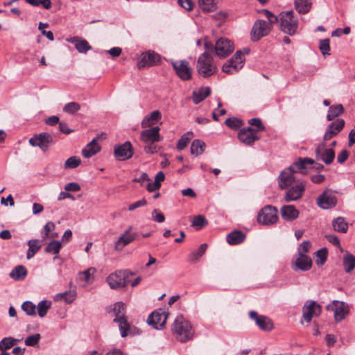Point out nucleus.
Here are the masks:
<instances>
[{
	"mask_svg": "<svg viewBox=\"0 0 355 355\" xmlns=\"http://www.w3.org/2000/svg\"><path fill=\"white\" fill-rule=\"evenodd\" d=\"M171 331L175 338L181 343H186L191 340L194 336L192 324L182 315H179L175 318L172 324Z\"/></svg>",
	"mask_w": 355,
	"mask_h": 355,
	"instance_id": "f257e3e1",
	"label": "nucleus"
},
{
	"mask_svg": "<svg viewBox=\"0 0 355 355\" xmlns=\"http://www.w3.org/2000/svg\"><path fill=\"white\" fill-rule=\"evenodd\" d=\"M249 52L250 50L248 49L237 51L232 58L223 64V71L229 74L238 72L243 68L245 60V55H248Z\"/></svg>",
	"mask_w": 355,
	"mask_h": 355,
	"instance_id": "f03ea898",
	"label": "nucleus"
},
{
	"mask_svg": "<svg viewBox=\"0 0 355 355\" xmlns=\"http://www.w3.org/2000/svg\"><path fill=\"white\" fill-rule=\"evenodd\" d=\"M196 69L201 76L207 78L216 72L217 66L214 62L213 58L205 51L198 57Z\"/></svg>",
	"mask_w": 355,
	"mask_h": 355,
	"instance_id": "7ed1b4c3",
	"label": "nucleus"
},
{
	"mask_svg": "<svg viewBox=\"0 0 355 355\" xmlns=\"http://www.w3.org/2000/svg\"><path fill=\"white\" fill-rule=\"evenodd\" d=\"M280 29L285 33L293 35L298 28V19L292 10L282 12L279 15Z\"/></svg>",
	"mask_w": 355,
	"mask_h": 355,
	"instance_id": "20e7f679",
	"label": "nucleus"
},
{
	"mask_svg": "<svg viewBox=\"0 0 355 355\" xmlns=\"http://www.w3.org/2000/svg\"><path fill=\"white\" fill-rule=\"evenodd\" d=\"M132 275L133 273L128 270H118L107 277V282L112 289L123 288L130 283V277Z\"/></svg>",
	"mask_w": 355,
	"mask_h": 355,
	"instance_id": "39448f33",
	"label": "nucleus"
},
{
	"mask_svg": "<svg viewBox=\"0 0 355 355\" xmlns=\"http://www.w3.org/2000/svg\"><path fill=\"white\" fill-rule=\"evenodd\" d=\"M113 311L115 315L114 322L118 324L121 336L124 338L128 335L130 330V324L128 322L125 317V304L119 302L114 305Z\"/></svg>",
	"mask_w": 355,
	"mask_h": 355,
	"instance_id": "423d86ee",
	"label": "nucleus"
},
{
	"mask_svg": "<svg viewBox=\"0 0 355 355\" xmlns=\"http://www.w3.org/2000/svg\"><path fill=\"white\" fill-rule=\"evenodd\" d=\"M277 209L272 205L263 207L258 213L257 222L262 225H271L278 220Z\"/></svg>",
	"mask_w": 355,
	"mask_h": 355,
	"instance_id": "0eeeda50",
	"label": "nucleus"
},
{
	"mask_svg": "<svg viewBox=\"0 0 355 355\" xmlns=\"http://www.w3.org/2000/svg\"><path fill=\"white\" fill-rule=\"evenodd\" d=\"M317 205L322 209H329L336 206L338 198L336 192L330 189H325L317 198Z\"/></svg>",
	"mask_w": 355,
	"mask_h": 355,
	"instance_id": "6e6552de",
	"label": "nucleus"
},
{
	"mask_svg": "<svg viewBox=\"0 0 355 355\" xmlns=\"http://www.w3.org/2000/svg\"><path fill=\"white\" fill-rule=\"evenodd\" d=\"M177 76L182 80H189L192 77V69L188 61L170 60Z\"/></svg>",
	"mask_w": 355,
	"mask_h": 355,
	"instance_id": "1a4fd4ad",
	"label": "nucleus"
},
{
	"mask_svg": "<svg viewBox=\"0 0 355 355\" xmlns=\"http://www.w3.org/2000/svg\"><path fill=\"white\" fill-rule=\"evenodd\" d=\"M234 50L233 42L226 37L219 38L215 44L216 54L221 58H225L230 55Z\"/></svg>",
	"mask_w": 355,
	"mask_h": 355,
	"instance_id": "9d476101",
	"label": "nucleus"
},
{
	"mask_svg": "<svg viewBox=\"0 0 355 355\" xmlns=\"http://www.w3.org/2000/svg\"><path fill=\"white\" fill-rule=\"evenodd\" d=\"M28 141L32 146H37L42 151L45 152L48 150L53 144V137L47 132H42L38 135H35L29 139Z\"/></svg>",
	"mask_w": 355,
	"mask_h": 355,
	"instance_id": "9b49d317",
	"label": "nucleus"
},
{
	"mask_svg": "<svg viewBox=\"0 0 355 355\" xmlns=\"http://www.w3.org/2000/svg\"><path fill=\"white\" fill-rule=\"evenodd\" d=\"M327 311L334 312L336 321H342L349 313V307L347 304L338 300H334L326 306Z\"/></svg>",
	"mask_w": 355,
	"mask_h": 355,
	"instance_id": "f8f14e48",
	"label": "nucleus"
},
{
	"mask_svg": "<svg viewBox=\"0 0 355 355\" xmlns=\"http://www.w3.org/2000/svg\"><path fill=\"white\" fill-rule=\"evenodd\" d=\"M321 313V306L313 300H308L302 308L304 320L309 323L312 318L318 317Z\"/></svg>",
	"mask_w": 355,
	"mask_h": 355,
	"instance_id": "ddd939ff",
	"label": "nucleus"
},
{
	"mask_svg": "<svg viewBox=\"0 0 355 355\" xmlns=\"http://www.w3.org/2000/svg\"><path fill=\"white\" fill-rule=\"evenodd\" d=\"M270 31V24L264 20L258 19L254 22L252 29V40L257 41L260 38L268 35Z\"/></svg>",
	"mask_w": 355,
	"mask_h": 355,
	"instance_id": "4468645a",
	"label": "nucleus"
},
{
	"mask_svg": "<svg viewBox=\"0 0 355 355\" xmlns=\"http://www.w3.org/2000/svg\"><path fill=\"white\" fill-rule=\"evenodd\" d=\"M168 313L159 309L153 311L148 318V323L156 329H162L165 326Z\"/></svg>",
	"mask_w": 355,
	"mask_h": 355,
	"instance_id": "2eb2a0df",
	"label": "nucleus"
},
{
	"mask_svg": "<svg viewBox=\"0 0 355 355\" xmlns=\"http://www.w3.org/2000/svg\"><path fill=\"white\" fill-rule=\"evenodd\" d=\"M295 173L294 166H289L281 172L278 177V184L281 189H284L295 182Z\"/></svg>",
	"mask_w": 355,
	"mask_h": 355,
	"instance_id": "dca6fc26",
	"label": "nucleus"
},
{
	"mask_svg": "<svg viewBox=\"0 0 355 355\" xmlns=\"http://www.w3.org/2000/svg\"><path fill=\"white\" fill-rule=\"evenodd\" d=\"M159 126L147 128L141 131L140 135L141 140L145 143H156L162 141L163 137L159 134Z\"/></svg>",
	"mask_w": 355,
	"mask_h": 355,
	"instance_id": "f3484780",
	"label": "nucleus"
},
{
	"mask_svg": "<svg viewBox=\"0 0 355 355\" xmlns=\"http://www.w3.org/2000/svg\"><path fill=\"white\" fill-rule=\"evenodd\" d=\"M305 187L306 184L303 181H297V184L291 187L286 193L285 201L291 202L300 199L305 191Z\"/></svg>",
	"mask_w": 355,
	"mask_h": 355,
	"instance_id": "a211bd4d",
	"label": "nucleus"
},
{
	"mask_svg": "<svg viewBox=\"0 0 355 355\" xmlns=\"http://www.w3.org/2000/svg\"><path fill=\"white\" fill-rule=\"evenodd\" d=\"M317 159L322 160L326 164H331L335 158V153L332 148H326L324 142L319 144L316 148Z\"/></svg>",
	"mask_w": 355,
	"mask_h": 355,
	"instance_id": "6ab92c4d",
	"label": "nucleus"
},
{
	"mask_svg": "<svg viewBox=\"0 0 355 355\" xmlns=\"http://www.w3.org/2000/svg\"><path fill=\"white\" fill-rule=\"evenodd\" d=\"M160 60V56L154 51H148L141 54L137 63L139 68H145L156 65Z\"/></svg>",
	"mask_w": 355,
	"mask_h": 355,
	"instance_id": "aec40b11",
	"label": "nucleus"
},
{
	"mask_svg": "<svg viewBox=\"0 0 355 355\" xmlns=\"http://www.w3.org/2000/svg\"><path fill=\"white\" fill-rule=\"evenodd\" d=\"M137 234L132 232V227H129L123 234L118 239L114 244V250L121 251L124 247L136 239Z\"/></svg>",
	"mask_w": 355,
	"mask_h": 355,
	"instance_id": "412c9836",
	"label": "nucleus"
},
{
	"mask_svg": "<svg viewBox=\"0 0 355 355\" xmlns=\"http://www.w3.org/2000/svg\"><path fill=\"white\" fill-rule=\"evenodd\" d=\"M114 155L121 161L127 160L131 158L133 155V148L130 141H125L121 145L115 146Z\"/></svg>",
	"mask_w": 355,
	"mask_h": 355,
	"instance_id": "4be33fe9",
	"label": "nucleus"
},
{
	"mask_svg": "<svg viewBox=\"0 0 355 355\" xmlns=\"http://www.w3.org/2000/svg\"><path fill=\"white\" fill-rule=\"evenodd\" d=\"M249 315L252 320L255 321L256 324L261 330L268 331L272 329L273 324L269 318L259 315L255 311H251Z\"/></svg>",
	"mask_w": 355,
	"mask_h": 355,
	"instance_id": "5701e85b",
	"label": "nucleus"
},
{
	"mask_svg": "<svg viewBox=\"0 0 355 355\" xmlns=\"http://www.w3.org/2000/svg\"><path fill=\"white\" fill-rule=\"evenodd\" d=\"M238 137L241 142L246 145H251L259 139L257 132L250 127L240 130Z\"/></svg>",
	"mask_w": 355,
	"mask_h": 355,
	"instance_id": "b1692460",
	"label": "nucleus"
},
{
	"mask_svg": "<svg viewBox=\"0 0 355 355\" xmlns=\"http://www.w3.org/2000/svg\"><path fill=\"white\" fill-rule=\"evenodd\" d=\"M345 121L342 119H338L336 121L330 123L324 135V141H327L336 136L343 129Z\"/></svg>",
	"mask_w": 355,
	"mask_h": 355,
	"instance_id": "393cba45",
	"label": "nucleus"
},
{
	"mask_svg": "<svg viewBox=\"0 0 355 355\" xmlns=\"http://www.w3.org/2000/svg\"><path fill=\"white\" fill-rule=\"evenodd\" d=\"M162 119V113L159 110H154L144 116L141 125L143 128H153Z\"/></svg>",
	"mask_w": 355,
	"mask_h": 355,
	"instance_id": "a878e982",
	"label": "nucleus"
},
{
	"mask_svg": "<svg viewBox=\"0 0 355 355\" xmlns=\"http://www.w3.org/2000/svg\"><path fill=\"white\" fill-rule=\"evenodd\" d=\"M282 218L286 221H293L298 218L300 212L294 205H284L280 209Z\"/></svg>",
	"mask_w": 355,
	"mask_h": 355,
	"instance_id": "bb28decb",
	"label": "nucleus"
},
{
	"mask_svg": "<svg viewBox=\"0 0 355 355\" xmlns=\"http://www.w3.org/2000/svg\"><path fill=\"white\" fill-rule=\"evenodd\" d=\"M312 260L308 256H298L293 267L294 270L308 271L311 268Z\"/></svg>",
	"mask_w": 355,
	"mask_h": 355,
	"instance_id": "cd10ccee",
	"label": "nucleus"
},
{
	"mask_svg": "<svg viewBox=\"0 0 355 355\" xmlns=\"http://www.w3.org/2000/svg\"><path fill=\"white\" fill-rule=\"evenodd\" d=\"M98 138H94L87 146L83 149L82 154L84 157L89 158L101 150V146L97 142Z\"/></svg>",
	"mask_w": 355,
	"mask_h": 355,
	"instance_id": "c85d7f7f",
	"label": "nucleus"
},
{
	"mask_svg": "<svg viewBox=\"0 0 355 355\" xmlns=\"http://www.w3.org/2000/svg\"><path fill=\"white\" fill-rule=\"evenodd\" d=\"M67 42L73 44L79 53H85L92 49L88 42L85 40H80L78 37H73L67 40Z\"/></svg>",
	"mask_w": 355,
	"mask_h": 355,
	"instance_id": "c756f323",
	"label": "nucleus"
},
{
	"mask_svg": "<svg viewBox=\"0 0 355 355\" xmlns=\"http://www.w3.org/2000/svg\"><path fill=\"white\" fill-rule=\"evenodd\" d=\"M210 94L211 89L209 87H200L193 92V101L195 104H198L209 96Z\"/></svg>",
	"mask_w": 355,
	"mask_h": 355,
	"instance_id": "7c9ffc66",
	"label": "nucleus"
},
{
	"mask_svg": "<svg viewBox=\"0 0 355 355\" xmlns=\"http://www.w3.org/2000/svg\"><path fill=\"white\" fill-rule=\"evenodd\" d=\"M9 276L15 281L23 280L27 276V270L24 266H17L11 270Z\"/></svg>",
	"mask_w": 355,
	"mask_h": 355,
	"instance_id": "2f4dec72",
	"label": "nucleus"
},
{
	"mask_svg": "<svg viewBox=\"0 0 355 355\" xmlns=\"http://www.w3.org/2000/svg\"><path fill=\"white\" fill-rule=\"evenodd\" d=\"M245 239V234L241 231H234L227 236V241L230 245H238Z\"/></svg>",
	"mask_w": 355,
	"mask_h": 355,
	"instance_id": "473e14b6",
	"label": "nucleus"
},
{
	"mask_svg": "<svg viewBox=\"0 0 355 355\" xmlns=\"http://www.w3.org/2000/svg\"><path fill=\"white\" fill-rule=\"evenodd\" d=\"M218 0H198L200 8L204 12H210L216 9Z\"/></svg>",
	"mask_w": 355,
	"mask_h": 355,
	"instance_id": "72a5a7b5",
	"label": "nucleus"
},
{
	"mask_svg": "<svg viewBox=\"0 0 355 355\" xmlns=\"http://www.w3.org/2000/svg\"><path fill=\"white\" fill-rule=\"evenodd\" d=\"M332 227L336 232L345 233L348 230V223L343 217L338 216L332 221Z\"/></svg>",
	"mask_w": 355,
	"mask_h": 355,
	"instance_id": "f704fd0d",
	"label": "nucleus"
},
{
	"mask_svg": "<svg viewBox=\"0 0 355 355\" xmlns=\"http://www.w3.org/2000/svg\"><path fill=\"white\" fill-rule=\"evenodd\" d=\"M28 249L26 257L28 259H31L41 248L42 245L38 239H33L28 241Z\"/></svg>",
	"mask_w": 355,
	"mask_h": 355,
	"instance_id": "c9c22d12",
	"label": "nucleus"
},
{
	"mask_svg": "<svg viewBox=\"0 0 355 355\" xmlns=\"http://www.w3.org/2000/svg\"><path fill=\"white\" fill-rule=\"evenodd\" d=\"M311 0H295V7L296 10L300 14L307 13L311 7Z\"/></svg>",
	"mask_w": 355,
	"mask_h": 355,
	"instance_id": "e433bc0d",
	"label": "nucleus"
},
{
	"mask_svg": "<svg viewBox=\"0 0 355 355\" xmlns=\"http://www.w3.org/2000/svg\"><path fill=\"white\" fill-rule=\"evenodd\" d=\"M62 247V242L57 240H53L46 245L44 248V252L57 256L59 254Z\"/></svg>",
	"mask_w": 355,
	"mask_h": 355,
	"instance_id": "4c0bfd02",
	"label": "nucleus"
},
{
	"mask_svg": "<svg viewBox=\"0 0 355 355\" xmlns=\"http://www.w3.org/2000/svg\"><path fill=\"white\" fill-rule=\"evenodd\" d=\"M207 248L206 243L202 244L197 250L191 252L188 258V261L192 263H196L199 259L205 254Z\"/></svg>",
	"mask_w": 355,
	"mask_h": 355,
	"instance_id": "58836bf2",
	"label": "nucleus"
},
{
	"mask_svg": "<svg viewBox=\"0 0 355 355\" xmlns=\"http://www.w3.org/2000/svg\"><path fill=\"white\" fill-rule=\"evenodd\" d=\"M344 107L341 104H337L334 106H330L327 116L328 121H331L336 117L343 114Z\"/></svg>",
	"mask_w": 355,
	"mask_h": 355,
	"instance_id": "ea45409f",
	"label": "nucleus"
},
{
	"mask_svg": "<svg viewBox=\"0 0 355 355\" xmlns=\"http://www.w3.org/2000/svg\"><path fill=\"white\" fill-rule=\"evenodd\" d=\"M20 340V339L14 338L10 336L3 338L0 341V351H6L10 349L19 343Z\"/></svg>",
	"mask_w": 355,
	"mask_h": 355,
	"instance_id": "a19ab883",
	"label": "nucleus"
},
{
	"mask_svg": "<svg viewBox=\"0 0 355 355\" xmlns=\"http://www.w3.org/2000/svg\"><path fill=\"white\" fill-rule=\"evenodd\" d=\"M206 144L201 140L195 139L191 146V153L196 156L201 155L205 149Z\"/></svg>",
	"mask_w": 355,
	"mask_h": 355,
	"instance_id": "79ce46f5",
	"label": "nucleus"
},
{
	"mask_svg": "<svg viewBox=\"0 0 355 355\" xmlns=\"http://www.w3.org/2000/svg\"><path fill=\"white\" fill-rule=\"evenodd\" d=\"M51 306V302L46 300H44L40 302L37 306H36V309L37 311L38 315L40 318H44L46 315L48 311L50 309Z\"/></svg>",
	"mask_w": 355,
	"mask_h": 355,
	"instance_id": "37998d69",
	"label": "nucleus"
},
{
	"mask_svg": "<svg viewBox=\"0 0 355 355\" xmlns=\"http://www.w3.org/2000/svg\"><path fill=\"white\" fill-rule=\"evenodd\" d=\"M345 270L349 272L355 268V257L351 254H347L343 258Z\"/></svg>",
	"mask_w": 355,
	"mask_h": 355,
	"instance_id": "c03bdc74",
	"label": "nucleus"
},
{
	"mask_svg": "<svg viewBox=\"0 0 355 355\" xmlns=\"http://www.w3.org/2000/svg\"><path fill=\"white\" fill-rule=\"evenodd\" d=\"M81 164V160L78 157L72 156L68 158L64 165L65 169L77 168Z\"/></svg>",
	"mask_w": 355,
	"mask_h": 355,
	"instance_id": "a18cd8bd",
	"label": "nucleus"
},
{
	"mask_svg": "<svg viewBox=\"0 0 355 355\" xmlns=\"http://www.w3.org/2000/svg\"><path fill=\"white\" fill-rule=\"evenodd\" d=\"M192 135L191 132H187L184 135H183L181 138L179 139L177 148L180 150L184 149L189 144L191 140V135Z\"/></svg>",
	"mask_w": 355,
	"mask_h": 355,
	"instance_id": "49530a36",
	"label": "nucleus"
},
{
	"mask_svg": "<svg viewBox=\"0 0 355 355\" xmlns=\"http://www.w3.org/2000/svg\"><path fill=\"white\" fill-rule=\"evenodd\" d=\"M21 309L28 315H35L36 314V306L31 301H26L21 305Z\"/></svg>",
	"mask_w": 355,
	"mask_h": 355,
	"instance_id": "de8ad7c7",
	"label": "nucleus"
},
{
	"mask_svg": "<svg viewBox=\"0 0 355 355\" xmlns=\"http://www.w3.org/2000/svg\"><path fill=\"white\" fill-rule=\"evenodd\" d=\"M55 225L53 222L49 221L44 226L41 232V236L43 239H47L49 235L55 230Z\"/></svg>",
	"mask_w": 355,
	"mask_h": 355,
	"instance_id": "09e8293b",
	"label": "nucleus"
},
{
	"mask_svg": "<svg viewBox=\"0 0 355 355\" xmlns=\"http://www.w3.org/2000/svg\"><path fill=\"white\" fill-rule=\"evenodd\" d=\"M207 225V221L205 218V217L202 215H198L196 217H194L193 220H192L191 225L194 227H196L197 230H200L203 227L206 226Z\"/></svg>",
	"mask_w": 355,
	"mask_h": 355,
	"instance_id": "8fccbe9b",
	"label": "nucleus"
},
{
	"mask_svg": "<svg viewBox=\"0 0 355 355\" xmlns=\"http://www.w3.org/2000/svg\"><path fill=\"white\" fill-rule=\"evenodd\" d=\"M28 3L33 6H42L45 9H49L51 7L50 0H25Z\"/></svg>",
	"mask_w": 355,
	"mask_h": 355,
	"instance_id": "3c124183",
	"label": "nucleus"
},
{
	"mask_svg": "<svg viewBox=\"0 0 355 355\" xmlns=\"http://www.w3.org/2000/svg\"><path fill=\"white\" fill-rule=\"evenodd\" d=\"M80 109V105L76 102H70L67 103L64 107L63 111L69 114H74Z\"/></svg>",
	"mask_w": 355,
	"mask_h": 355,
	"instance_id": "603ef678",
	"label": "nucleus"
},
{
	"mask_svg": "<svg viewBox=\"0 0 355 355\" xmlns=\"http://www.w3.org/2000/svg\"><path fill=\"white\" fill-rule=\"evenodd\" d=\"M41 338L40 334H35L31 336H28L25 340L24 343L26 345L34 347L37 345Z\"/></svg>",
	"mask_w": 355,
	"mask_h": 355,
	"instance_id": "864d4df0",
	"label": "nucleus"
},
{
	"mask_svg": "<svg viewBox=\"0 0 355 355\" xmlns=\"http://www.w3.org/2000/svg\"><path fill=\"white\" fill-rule=\"evenodd\" d=\"M329 42H330V40L328 38L321 40L320 41L319 48H320V50L322 54L324 56L329 55V51H330Z\"/></svg>",
	"mask_w": 355,
	"mask_h": 355,
	"instance_id": "5fc2aeb1",
	"label": "nucleus"
},
{
	"mask_svg": "<svg viewBox=\"0 0 355 355\" xmlns=\"http://www.w3.org/2000/svg\"><path fill=\"white\" fill-rule=\"evenodd\" d=\"M225 125L229 128L236 130L242 125L241 121L237 118H228L225 120Z\"/></svg>",
	"mask_w": 355,
	"mask_h": 355,
	"instance_id": "6e6d98bb",
	"label": "nucleus"
},
{
	"mask_svg": "<svg viewBox=\"0 0 355 355\" xmlns=\"http://www.w3.org/2000/svg\"><path fill=\"white\" fill-rule=\"evenodd\" d=\"M49 24L47 23L40 22L38 28L41 31V33L43 35L46 36L49 40L53 41L54 36L53 33L51 31L45 32L44 28H47Z\"/></svg>",
	"mask_w": 355,
	"mask_h": 355,
	"instance_id": "4d7b16f0",
	"label": "nucleus"
},
{
	"mask_svg": "<svg viewBox=\"0 0 355 355\" xmlns=\"http://www.w3.org/2000/svg\"><path fill=\"white\" fill-rule=\"evenodd\" d=\"M91 271L94 272L95 269L90 268L82 272H80V278L83 279L86 283H90L92 282L94 277L92 276Z\"/></svg>",
	"mask_w": 355,
	"mask_h": 355,
	"instance_id": "13d9d810",
	"label": "nucleus"
},
{
	"mask_svg": "<svg viewBox=\"0 0 355 355\" xmlns=\"http://www.w3.org/2000/svg\"><path fill=\"white\" fill-rule=\"evenodd\" d=\"M261 13H263L267 17V19H268V23L270 25L277 23L279 20L278 17H277L272 12L266 9L262 10Z\"/></svg>",
	"mask_w": 355,
	"mask_h": 355,
	"instance_id": "bf43d9fd",
	"label": "nucleus"
},
{
	"mask_svg": "<svg viewBox=\"0 0 355 355\" xmlns=\"http://www.w3.org/2000/svg\"><path fill=\"white\" fill-rule=\"evenodd\" d=\"M317 257L319 260L317 261L318 265H323L327 259V252L325 248L320 249L317 251Z\"/></svg>",
	"mask_w": 355,
	"mask_h": 355,
	"instance_id": "052dcab7",
	"label": "nucleus"
},
{
	"mask_svg": "<svg viewBox=\"0 0 355 355\" xmlns=\"http://www.w3.org/2000/svg\"><path fill=\"white\" fill-rule=\"evenodd\" d=\"M152 218L157 223H163L165 220L164 215L157 209L153 210Z\"/></svg>",
	"mask_w": 355,
	"mask_h": 355,
	"instance_id": "680f3d73",
	"label": "nucleus"
},
{
	"mask_svg": "<svg viewBox=\"0 0 355 355\" xmlns=\"http://www.w3.org/2000/svg\"><path fill=\"white\" fill-rule=\"evenodd\" d=\"M311 243L309 241H304L298 248L299 256H306V253L309 250Z\"/></svg>",
	"mask_w": 355,
	"mask_h": 355,
	"instance_id": "e2e57ef3",
	"label": "nucleus"
},
{
	"mask_svg": "<svg viewBox=\"0 0 355 355\" xmlns=\"http://www.w3.org/2000/svg\"><path fill=\"white\" fill-rule=\"evenodd\" d=\"M248 123L250 125L257 128V129L255 130L257 132L258 131L263 130L264 129V126L263 125L261 119L259 118L251 119L249 120Z\"/></svg>",
	"mask_w": 355,
	"mask_h": 355,
	"instance_id": "0e129e2a",
	"label": "nucleus"
},
{
	"mask_svg": "<svg viewBox=\"0 0 355 355\" xmlns=\"http://www.w3.org/2000/svg\"><path fill=\"white\" fill-rule=\"evenodd\" d=\"M306 162L304 159H300L298 162L294 163L291 166H294V169L295 170V173L300 171L304 173V170L306 168Z\"/></svg>",
	"mask_w": 355,
	"mask_h": 355,
	"instance_id": "69168bd1",
	"label": "nucleus"
},
{
	"mask_svg": "<svg viewBox=\"0 0 355 355\" xmlns=\"http://www.w3.org/2000/svg\"><path fill=\"white\" fill-rule=\"evenodd\" d=\"M178 3L180 6L188 11L193 9V3L191 0H178Z\"/></svg>",
	"mask_w": 355,
	"mask_h": 355,
	"instance_id": "338daca9",
	"label": "nucleus"
},
{
	"mask_svg": "<svg viewBox=\"0 0 355 355\" xmlns=\"http://www.w3.org/2000/svg\"><path fill=\"white\" fill-rule=\"evenodd\" d=\"M146 204H147V201L146 200V199L142 198L141 200H139L130 205L128 207V210L134 211L135 209H136L139 207L145 206Z\"/></svg>",
	"mask_w": 355,
	"mask_h": 355,
	"instance_id": "774afa93",
	"label": "nucleus"
}]
</instances>
